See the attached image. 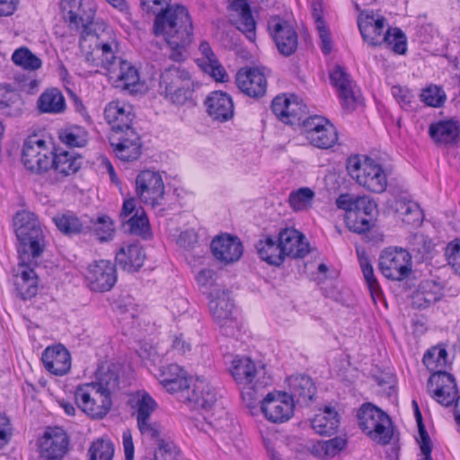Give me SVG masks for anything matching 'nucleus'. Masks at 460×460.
Here are the masks:
<instances>
[{
    "label": "nucleus",
    "mask_w": 460,
    "mask_h": 460,
    "mask_svg": "<svg viewBox=\"0 0 460 460\" xmlns=\"http://www.w3.org/2000/svg\"><path fill=\"white\" fill-rule=\"evenodd\" d=\"M79 47L92 72L98 73L100 68H104L116 87L131 93L138 91L139 75L136 67L128 61H117L118 42L111 28L103 26L102 31L97 33V30L86 27L79 40Z\"/></svg>",
    "instance_id": "obj_1"
},
{
    "label": "nucleus",
    "mask_w": 460,
    "mask_h": 460,
    "mask_svg": "<svg viewBox=\"0 0 460 460\" xmlns=\"http://www.w3.org/2000/svg\"><path fill=\"white\" fill-rule=\"evenodd\" d=\"M171 0H140L146 13L155 16L153 31L170 49V58L182 61L193 40V24L188 9L182 4H170Z\"/></svg>",
    "instance_id": "obj_2"
},
{
    "label": "nucleus",
    "mask_w": 460,
    "mask_h": 460,
    "mask_svg": "<svg viewBox=\"0 0 460 460\" xmlns=\"http://www.w3.org/2000/svg\"><path fill=\"white\" fill-rule=\"evenodd\" d=\"M15 234L20 241V270L15 286L19 296L27 300L38 293V277L33 267L46 247L45 234L38 217L31 212L22 210L13 217Z\"/></svg>",
    "instance_id": "obj_3"
},
{
    "label": "nucleus",
    "mask_w": 460,
    "mask_h": 460,
    "mask_svg": "<svg viewBox=\"0 0 460 460\" xmlns=\"http://www.w3.org/2000/svg\"><path fill=\"white\" fill-rule=\"evenodd\" d=\"M231 375L242 389V397L248 407H253L261 397L262 390L270 383L262 366H257L250 358H235L232 361Z\"/></svg>",
    "instance_id": "obj_4"
},
{
    "label": "nucleus",
    "mask_w": 460,
    "mask_h": 460,
    "mask_svg": "<svg viewBox=\"0 0 460 460\" xmlns=\"http://www.w3.org/2000/svg\"><path fill=\"white\" fill-rule=\"evenodd\" d=\"M336 206L346 212L345 222L350 231L363 234L373 226L377 205L370 197L341 194L336 199Z\"/></svg>",
    "instance_id": "obj_5"
},
{
    "label": "nucleus",
    "mask_w": 460,
    "mask_h": 460,
    "mask_svg": "<svg viewBox=\"0 0 460 460\" xmlns=\"http://www.w3.org/2000/svg\"><path fill=\"white\" fill-rule=\"evenodd\" d=\"M347 170L352 179L366 190L382 193L387 187V175L374 159L355 155L347 159Z\"/></svg>",
    "instance_id": "obj_6"
},
{
    "label": "nucleus",
    "mask_w": 460,
    "mask_h": 460,
    "mask_svg": "<svg viewBox=\"0 0 460 460\" xmlns=\"http://www.w3.org/2000/svg\"><path fill=\"white\" fill-rule=\"evenodd\" d=\"M159 92L172 103H185L192 93V82L189 72L177 66L165 68L160 75Z\"/></svg>",
    "instance_id": "obj_7"
},
{
    "label": "nucleus",
    "mask_w": 460,
    "mask_h": 460,
    "mask_svg": "<svg viewBox=\"0 0 460 460\" xmlns=\"http://www.w3.org/2000/svg\"><path fill=\"white\" fill-rule=\"evenodd\" d=\"M358 425L373 440L382 445L390 442L393 435L388 415L371 403L361 406L358 413Z\"/></svg>",
    "instance_id": "obj_8"
},
{
    "label": "nucleus",
    "mask_w": 460,
    "mask_h": 460,
    "mask_svg": "<svg viewBox=\"0 0 460 460\" xmlns=\"http://www.w3.org/2000/svg\"><path fill=\"white\" fill-rule=\"evenodd\" d=\"M75 400L77 406L92 418L102 419L111 407V398L101 392L93 383L78 385L75 391Z\"/></svg>",
    "instance_id": "obj_9"
},
{
    "label": "nucleus",
    "mask_w": 460,
    "mask_h": 460,
    "mask_svg": "<svg viewBox=\"0 0 460 460\" xmlns=\"http://www.w3.org/2000/svg\"><path fill=\"white\" fill-rule=\"evenodd\" d=\"M411 256L404 249L388 248L379 257V270L388 279L400 281L411 273Z\"/></svg>",
    "instance_id": "obj_10"
},
{
    "label": "nucleus",
    "mask_w": 460,
    "mask_h": 460,
    "mask_svg": "<svg viewBox=\"0 0 460 460\" xmlns=\"http://www.w3.org/2000/svg\"><path fill=\"white\" fill-rule=\"evenodd\" d=\"M136 193L141 202L155 208L164 199V183L158 172L145 170L136 178Z\"/></svg>",
    "instance_id": "obj_11"
},
{
    "label": "nucleus",
    "mask_w": 460,
    "mask_h": 460,
    "mask_svg": "<svg viewBox=\"0 0 460 460\" xmlns=\"http://www.w3.org/2000/svg\"><path fill=\"white\" fill-rule=\"evenodd\" d=\"M52 153L45 140L30 137L23 144L22 161L27 170L40 173L50 169Z\"/></svg>",
    "instance_id": "obj_12"
},
{
    "label": "nucleus",
    "mask_w": 460,
    "mask_h": 460,
    "mask_svg": "<svg viewBox=\"0 0 460 460\" xmlns=\"http://www.w3.org/2000/svg\"><path fill=\"white\" fill-rule=\"evenodd\" d=\"M303 134L315 147L328 149L338 141L334 126L323 117L314 116L303 121Z\"/></svg>",
    "instance_id": "obj_13"
},
{
    "label": "nucleus",
    "mask_w": 460,
    "mask_h": 460,
    "mask_svg": "<svg viewBox=\"0 0 460 460\" xmlns=\"http://www.w3.org/2000/svg\"><path fill=\"white\" fill-rule=\"evenodd\" d=\"M256 402L261 403L263 415L273 423L285 422L294 414L295 403L286 392L274 391L269 393L262 400L259 397Z\"/></svg>",
    "instance_id": "obj_14"
},
{
    "label": "nucleus",
    "mask_w": 460,
    "mask_h": 460,
    "mask_svg": "<svg viewBox=\"0 0 460 460\" xmlns=\"http://www.w3.org/2000/svg\"><path fill=\"white\" fill-rule=\"evenodd\" d=\"M180 399L194 410H211L217 400V391L205 378L198 377L189 384Z\"/></svg>",
    "instance_id": "obj_15"
},
{
    "label": "nucleus",
    "mask_w": 460,
    "mask_h": 460,
    "mask_svg": "<svg viewBox=\"0 0 460 460\" xmlns=\"http://www.w3.org/2000/svg\"><path fill=\"white\" fill-rule=\"evenodd\" d=\"M210 296L209 309L214 321L224 330L226 335L233 334L237 323L234 317V303L228 293L215 289Z\"/></svg>",
    "instance_id": "obj_16"
},
{
    "label": "nucleus",
    "mask_w": 460,
    "mask_h": 460,
    "mask_svg": "<svg viewBox=\"0 0 460 460\" xmlns=\"http://www.w3.org/2000/svg\"><path fill=\"white\" fill-rule=\"evenodd\" d=\"M69 438L59 428H48L39 442L40 456L42 460H62L68 451Z\"/></svg>",
    "instance_id": "obj_17"
},
{
    "label": "nucleus",
    "mask_w": 460,
    "mask_h": 460,
    "mask_svg": "<svg viewBox=\"0 0 460 460\" xmlns=\"http://www.w3.org/2000/svg\"><path fill=\"white\" fill-rule=\"evenodd\" d=\"M428 391L441 405L449 406L456 401L457 387L454 376L443 370H437L428 381Z\"/></svg>",
    "instance_id": "obj_18"
},
{
    "label": "nucleus",
    "mask_w": 460,
    "mask_h": 460,
    "mask_svg": "<svg viewBox=\"0 0 460 460\" xmlns=\"http://www.w3.org/2000/svg\"><path fill=\"white\" fill-rule=\"evenodd\" d=\"M109 139L119 159L129 162L137 160L140 156V138L133 128L111 132Z\"/></svg>",
    "instance_id": "obj_19"
},
{
    "label": "nucleus",
    "mask_w": 460,
    "mask_h": 460,
    "mask_svg": "<svg viewBox=\"0 0 460 460\" xmlns=\"http://www.w3.org/2000/svg\"><path fill=\"white\" fill-rule=\"evenodd\" d=\"M120 217L124 220V226L128 231L136 235L148 238L151 235L147 216L143 208H137L135 199H126L120 212Z\"/></svg>",
    "instance_id": "obj_20"
},
{
    "label": "nucleus",
    "mask_w": 460,
    "mask_h": 460,
    "mask_svg": "<svg viewBox=\"0 0 460 460\" xmlns=\"http://www.w3.org/2000/svg\"><path fill=\"white\" fill-rule=\"evenodd\" d=\"M86 278L91 289L98 292L110 290L117 280L114 264L106 260H101L89 265Z\"/></svg>",
    "instance_id": "obj_21"
},
{
    "label": "nucleus",
    "mask_w": 460,
    "mask_h": 460,
    "mask_svg": "<svg viewBox=\"0 0 460 460\" xmlns=\"http://www.w3.org/2000/svg\"><path fill=\"white\" fill-rule=\"evenodd\" d=\"M269 27L279 53L285 57L294 54L297 49L298 37L293 26L286 21L273 19Z\"/></svg>",
    "instance_id": "obj_22"
},
{
    "label": "nucleus",
    "mask_w": 460,
    "mask_h": 460,
    "mask_svg": "<svg viewBox=\"0 0 460 460\" xmlns=\"http://www.w3.org/2000/svg\"><path fill=\"white\" fill-rule=\"evenodd\" d=\"M236 84L241 92L252 98L263 96L267 90L264 74L255 67H245L238 71Z\"/></svg>",
    "instance_id": "obj_23"
},
{
    "label": "nucleus",
    "mask_w": 460,
    "mask_h": 460,
    "mask_svg": "<svg viewBox=\"0 0 460 460\" xmlns=\"http://www.w3.org/2000/svg\"><path fill=\"white\" fill-rule=\"evenodd\" d=\"M211 251L217 261L229 264L237 261L241 258L243 248L241 241L236 236L222 234L212 240Z\"/></svg>",
    "instance_id": "obj_24"
},
{
    "label": "nucleus",
    "mask_w": 460,
    "mask_h": 460,
    "mask_svg": "<svg viewBox=\"0 0 460 460\" xmlns=\"http://www.w3.org/2000/svg\"><path fill=\"white\" fill-rule=\"evenodd\" d=\"M358 29L362 38L370 46L382 45V39L385 33V18L373 13H362L358 20Z\"/></svg>",
    "instance_id": "obj_25"
},
{
    "label": "nucleus",
    "mask_w": 460,
    "mask_h": 460,
    "mask_svg": "<svg viewBox=\"0 0 460 460\" xmlns=\"http://www.w3.org/2000/svg\"><path fill=\"white\" fill-rule=\"evenodd\" d=\"M332 85L338 90L342 105L348 111H353L358 102L354 82L349 78L345 69L336 66L330 74Z\"/></svg>",
    "instance_id": "obj_26"
},
{
    "label": "nucleus",
    "mask_w": 460,
    "mask_h": 460,
    "mask_svg": "<svg viewBox=\"0 0 460 460\" xmlns=\"http://www.w3.org/2000/svg\"><path fill=\"white\" fill-rule=\"evenodd\" d=\"M104 118L111 125L112 132L132 128V107L124 102L113 101L108 103L104 110Z\"/></svg>",
    "instance_id": "obj_27"
},
{
    "label": "nucleus",
    "mask_w": 460,
    "mask_h": 460,
    "mask_svg": "<svg viewBox=\"0 0 460 460\" xmlns=\"http://www.w3.org/2000/svg\"><path fill=\"white\" fill-rule=\"evenodd\" d=\"M41 359L46 369L56 376L66 374L71 367L70 354L61 344L48 347Z\"/></svg>",
    "instance_id": "obj_28"
},
{
    "label": "nucleus",
    "mask_w": 460,
    "mask_h": 460,
    "mask_svg": "<svg viewBox=\"0 0 460 460\" xmlns=\"http://www.w3.org/2000/svg\"><path fill=\"white\" fill-rule=\"evenodd\" d=\"M158 378L169 393H179L180 396L190 383L187 372L176 364L163 366L159 370Z\"/></svg>",
    "instance_id": "obj_29"
},
{
    "label": "nucleus",
    "mask_w": 460,
    "mask_h": 460,
    "mask_svg": "<svg viewBox=\"0 0 460 460\" xmlns=\"http://www.w3.org/2000/svg\"><path fill=\"white\" fill-rule=\"evenodd\" d=\"M230 6L232 23L252 41L255 39V21L250 5L245 0H234Z\"/></svg>",
    "instance_id": "obj_30"
},
{
    "label": "nucleus",
    "mask_w": 460,
    "mask_h": 460,
    "mask_svg": "<svg viewBox=\"0 0 460 460\" xmlns=\"http://www.w3.org/2000/svg\"><path fill=\"white\" fill-rule=\"evenodd\" d=\"M278 237L286 257L303 258L309 252L305 236L296 229H282Z\"/></svg>",
    "instance_id": "obj_31"
},
{
    "label": "nucleus",
    "mask_w": 460,
    "mask_h": 460,
    "mask_svg": "<svg viewBox=\"0 0 460 460\" xmlns=\"http://www.w3.org/2000/svg\"><path fill=\"white\" fill-rule=\"evenodd\" d=\"M288 396L300 405H308L313 401L316 387L313 380L305 375L290 376L287 379Z\"/></svg>",
    "instance_id": "obj_32"
},
{
    "label": "nucleus",
    "mask_w": 460,
    "mask_h": 460,
    "mask_svg": "<svg viewBox=\"0 0 460 460\" xmlns=\"http://www.w3.org/2000/svg\"><path fill=\"white\" fill-rule=\"evenodd\" d=\"M429 135L437 146L454 145L459 139L460 125L454 119L439 120L429 125Z\"/></svg>",
    "instance_id": "obj_33"
},
{
    "label": "nucleus",
    "mask_w": 460,
    "mask_h": 460,
    "mask_svg": "<svg viewBox=\"0 0 460 460\" xmlns=\"http://www.w3.org/2000/svg\"><path fill=\"white\" fill-rule=\"evenodd\" d=\"M209 116L218 121H226L234 115V103L231 97L222 92H213L206 100Z\"/></svg>",
    "instance_id": "obj_34"
},
{
    "label": "nucleus",
    "mask_w": 460,
    "mask_h": 460,
    "mask_svg": "<svg viewBox=\"0 0 460 460\" xmlns=\"http://www.w3.org/2000/svg\"><path fill=\"white\" fill-rule=\"evenodd\" d=\"M199 51L201 57L196 60L198 65L217 81L225 82L227 78V74L219 64L208 42L202 41L199 44Z\"/></svg>",
    "instance_id": "obj_35"
},
{
    "label": "nucleus",
    "mask_w": 460,
    "mask_h": 460,
    "mask_svg": "<svg viewBox=\"0 0 460 460\" xmlns=\"http://www.w3.org/2000/svg\"><path fill=\"white\" fill-rule=\"evenodd\" d=\"M145 259L143 248L137 243L120 248L116 254L117 263L128 272L137 271L143 266Z\"/></svg>",
    "instance_id": "obj_36"
},
{
    "label": "nucleus",
    "mask_w": 460,
    "mask_h": 460,
    "mask_svg": "<svg viewBox=\"0 0 460 460\" xmlns=\"http://www.w3.org/2000/svg\"><path fill=\"white\" fill-rule=\"evenodd\" d=\"M311 425L317 434L332 436L339 428L340 416L334 409L325 407L314 415L311 420Z\"/></svg>",
    "instance_id": "obj_37"
},
{
    "label": "nucleus",
    "mask_w": 460,
    "mask_h": 460,
    "mask_svg": "<svg viewBox=\"0 0 460 460\" xmlns=\"http://www.w3.org/2000/svg\"><path fill=\"white\" fill-rule=\"evenodd\" d=\"M256 250L259 257L270 265L279 266L286 258L279 238L266 236L261 239L256 243Z\"/></svg>",
    "instance_id": "obj_38"
},
{
    "label": "nucleus",
    "mask_w": 460,
    "mask_h": 460,
    "mask_svg": "<svg viewBox=\"0 0 460 460\" xmlns=\"http://www.w3.org/2000/svg\"><path fill=\"white\" fill-rule=\"evenodd\" d=\"M397 216L407 225L419 226L422 222L423 214L420 206L405 197H398L394 201Z\"/></svg>",
    "instance_id": "obj_39"
},
{
    "label": "nucleus",
    "mask_w": 460,
    "mask_h": 460,
    "mask_svg": "<svg viewBox=\"0 0 460 460\" xmlns=\"http://www.w3.org/2000/svg\"><path fill=\"white\" fill-rule=\"evenodd\" d=\"M37 107L42 113H61L66 109L65 97L57 88L46 90L38 99Z\"/></svg>",
    "instance_id": "obj_40"
},
{
    "label": "nucleus",
    "mask_w": 460,
    "mask_h": 460,
    "mask_svg": "<svg viewBox=\"0 0 460 460\" xmlns=\"http://www.w3.org/2000/svg\"><path fill=\"white\" fill-rule=\"evenodd\" d=\"M53 222L58 229L66 235L80 234L88 227L84 220L70 211L56 215Z\"/></svg>",
    "instance_id": "obj_41"
},
{
    "label": "nucleus",
    "mask_w": 460,
    "mask_h": 460,
    "mask_svg": "<svg viewBox=\"0 0 460 460\" xmlns=\"http://www.w3.org/2000/svg\"><path fill=\"white\" fill-rule=\"evenodd\" d=\"M443 296L442 288L432 280H426L420 286L413 299L418 306H429L438 301Z\"/></svg>",
    "instance_id": "obj_42"
},
{
    "label": "nucleus",
    "mask_w": 460,
    "mask_h": 460,
    "mask_svg": "<svg viewBox=\"0 0 460 460\" xmlns=\"http://www.w3.org/2000/svg\"><path fill=\"white\" fill-rule=\"evenodd\" d=\"M51 167L62 176H68L75 173L81 167V159L74 156L68 152L58 154L52 153Z\"/></svg>",
    "instance_id": "obj_43"
},
{
    "label": "nucleus",
    "mask_w": 460,
    "mask_h": 460,
    "mask_svg": "<svg viewBox=\"0 0 460 460\" xmlns=\"http://www.w3.org/2000/svg\"><path fill=\"white\" fill-rule=\"evenodd\" d=\"M312 12L315 27L322 41V50L323 53L329 54L332 49V44L330 31L322 17L323 6L321 2L315 0L312 3Z\"/></svg>",
    "instance_id": "obj_44"
},
{
    "label": "nucleus",
    "mask_w": 460,
    "mask_h": 460,
    "mask_svg": "<svg viewBox=\"0 0 460 460\" xmlns=\"http://www.w3.org/2000/svg\"><path fill=\"white\" fill-rule=\"evenodd\" d=\"M156 407L157 403L146 392L139 391L133 395L132 408L137 419L151 418Z\"/></svg>",
    "instance_id": "obj_45"
},
{
    "label": "nucleus",
    "mask_w": 460,
    "mask_h": 460,
    "mask_svg": "<svg viewBox=\"0 0 460 460\" xmlns=\"http://www.w3.org/2000/svg\"><path fill=\"white\" fill-rule=\"evenodd\" d=\"M93 383L101 392L111 396V392L119 387V376L110 367L101 366L96 371V382Z\"/></svg>",
    "instance_id": "obj_46"
},
{
    "label": "nucleus",
    "mask_w": 460,
    "mask_h": 460,
    "mask_svg": "<svg viewBox=\"0 0 460 460\" xmlns=\"http://www.w3.org/2000/svg\"><path fill=\"white\" fill-rule=\"evenodd\" d=\"M314 197L315 193L313 190L302 187L290 192L288 203L294 211H304L313 206Z\"/></svg>",
    "instance_id": "obj_47"
},
{
    "label": "nucleus",
    "mask_w": 460,
    "mask_h": 460,
    "mask_svg": "<svg viewBox=\"0 0 460 460\" xmlns=\"http://www.w3.org/2000/svg\"><path fill=\"white\" fill-rule=\"evenodd\" d=\"M13 62L28 71H35L41 67L42 62L28 48L22 47L16 49L12 55Z\"/></svg>",
    "instance_id": "obj_48"
},
{
    "label": "nucleus",
    "mask_w": 460,
    "mask_h": 460,
    "mask_svg": "<svg viewBox=\"0 0 460 460\" xmlns=\"http://www.w3.org/2000/svg\"><path fill=\"white\" fill-rule=\"evenodd\" d=\"M60 141L70 147H82L88 142V133L81 127H71L59 132Z\"/></svg>",
    "instance_id": "obj_49"
},
{
    "label": "nucleus",
    "mask_w": 460,
    "mask_h": 460,
    "mask_svg": "<svg viewBox=\"0 0 460 460\" xmlns=\"http://www.w3.org/2000/svg\"><path fill=\"white\" fill-rule=\"evenodd\" d=\"M382 44H385L396 54L402 55L407 50L406 37L402 31L397 28L386 29L382 39Z\"/></svg>",
    "instance_id": "obj_50"
},
{
    "label": "nucleus",
    "mask_w": 460,
    "mask_h": 460,
    "mask_svg": "<svg viewBox=\"0 0 460 460\" xmlns=\"http://www.w3.org/2000/svg\"><path fill=\"white\" fill-rule=\"evenodd\" d=\"M447 349L440 347H434L429 349L423 356V364L434 373L442 370L447 365Z\"/></svg>",
    "instance_id": "obj_51"
},
{
    "label": "nucleus",
    "mask_w": 460,
    "mask_h": 460,
    "mask_svg": "<svg viewBox=\"0 0 460 460\" xmlns=\"http://www.w3.org/2000/svg\"><path fill=\"white\" fill-rule=\"evenodd\" d=\"M347 446V440L341 437L319 442L314 446L316 454L321 457H333Z\"/></svg>",
    "instance_id": "obj_52"
},
{
    "label": "nucleus",
    "mask_w": 460,
    "mask_h": 460,
    "mask_svg": "<svg viewBox=\"0 0 460 460\" xmlns=\"http://www.w3.org/2000/svg\"><path fill=\"white\" fill-rule=\"evenodd\" d=\"M420 100L428 106L439 108L444 105L447 94L442 87L430 84L422 90Z\"/></svg>",
    "instance_id": "obj_53"
},
{
    "label": "nucleus",
    "mask_w": 460,
    "mask_h": 460,
    "mask_svg": "<svg viewBox=\"0 0 460 460\" xmlns=\"http://www.w3.org/2000/svg\"><path fill=\"white\" fill-rule=\"evenodd\" d=\"M90 460H111L114 448L110 440L97 439L93 441L88 450Z\"/></svg>",
    "instance_id": "obj_54"
},
{
    "label": "nucleus",
    "mask_w": 460,
    "mask_h": 460,
    "mask_svg": "<svg viewBox=\"0 0 460 460\" xmlns=\"http://www.w3.org/2000/svg\"><path fill=\"white\" fill-rule=\"evenodd\" d=\"M87 228L93 229L102 242L111 239L114 232L113 223L107 216L99 217L94 221L92 220V226H88Z\"/></svg>",
    "instance_id": "obj_55"
},
{
    "label": "nucleus",
    "mask_w": 460,
    "mask_h": 460,
    "mask_svg": "<svg viewBox=\"0 0 460 460\" xmlns=\"http://www.w3.org/2000/svg\"><path fill=\"white\" fill-rule=\"evenodd\" d=\"M359 263L372 296H379L381 294V288L374 275V270L368 259L364 256H359Z\"/></svg>",
    "instance_id": "obj_56"
},
{
    "label": "nucleus",
    "mask_w": 460,
    "mask_h": 460,
    "mask_svg": "<svg viewBox=\"0 0 460 460\" xmlns=\"http://www.w3.org/2000/svg\"><path fill=\"white\" fill-rule=\"evenodd\" d=\"M415 417L418 422L419 434H420V447L425 456L426 460H431V441L428 432L425 429L424 424L422 423V418L419 407L416 406Z\"/></svg>",
    "instance_id": "obj_57"
},
{
    "label": "nucleus",
    "mask_w": 460,
    "mask_h": 460,
    "mask_svg": "<svg viewBox=\"0 0 460 460\" xmlns=\"http://www.w3.org/2000/svg\"><path fill=\"white\" fill-rule=\"evenodd\" d=\"M137 423L142 436L158 441L161 440L162 427L160 424L152 421L151 418L137 419Z\"/></svg>",
    "instance_id": "obj_58"
},
{
    "label": "nucleus",
    "mask_w": 460,
    "mask_h": 460,
    "mask_svg": "<svg viewBox=\"0 0 460 460\" xmlns=\"http://www.w3.org/2000/svg\"><path fill=\"white\" fill-rule=\"evenodd\" d=\"M308 110L305 104L303 103L296 96L291 95V101L288 111L287 124H294L296 121H300L306 114Z\"/></svg>",
    "instance_id": "obj_59"
},
{
    "label": "nucleus",
    "mask_w": 460,
    "mask_h": 460,
    "mask_svg": "<svg viewBox=\"0 0 460 460\" xmlns=\"http://www.w3.org/2000/svg\"><path fill=\"white\" fill-rule=\"evenodd\" d=\"M446 256L448 264L460 275V239H456L447 245Z\"/></svg>",
    "instance_id": "obj_60"
},
{
    "label": "nucleus",
    "mask_w": 460,
    "mask_h": 460,
    "mask_svg": "<svg viewBox=\"0 0 460 460\" xmlns=\"http://www.w3.org/2000/svg\"><path fill=\"white\" fill-rule=\"evenodd\" d=\"M291 96L286 95L277 96L273 99L271 103V110L273 113L284 123H287L288 111L289 108Z\"/></svg>",
    "instance_id": "obj_61"
},
{
    "label": "nucleus",
    "mask_w": 460,
    "mask_h": 460,
    "mask_svg": "<svg viewBox=\"0 0 460 460\" xmlns=\"http://www.w3.org/2000/svg\"><path fill=\"white\" fill-rule=\"evenodd\" d=\"M156 460H177L178 453L172 442L163 439L158 441V447L155 452Z\"/></svg>",
    "instance_id": "obj_62"
},
{
    "label": "nucleus",
    "mask_w": 460,
    "mask_h": 460,
    "mask_svg": "<svg viewBox=\"0 0 460 460\" xmlns=\"http://www.w3.org/2000/svg\"><path fill=\"white\" fill-rule=\"evenodd\" d=\"M66 20L68 22V26L72 30H78L81 25L83 26V30H82L80 38L82 37L84 30L86 27H91V29L94 30V31L97 30V33H101L102 31L103 26H105L107 28H110L109 26H107L104 23H101V24L90 23V24H87V25H84L83 24V19L81 17H79L75 13H74L72 11H69L67 13V15L66 16Z\"/></svg>",
    "instance_id": "obj_63"
},
{
    "label": "nucleus",
    "mask_w": 460,
    "mask_h": 460,
    "mask_svg": "<svg viewBox=\"0 0 460 460\" xmlns=\"http://www.w3.org/2000/svg\"><path fill=\"white\" fill-rule=\"evenodd\" d=\"M391 93L402 109L409 110L411 108L413 95L408 89L399 85H394L391 88Z\"/></svg>",
    "instance_id": "obj_64"
}]
</instances>
